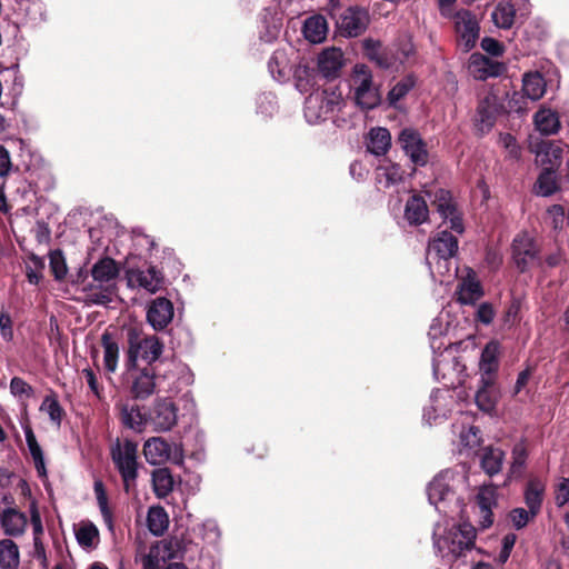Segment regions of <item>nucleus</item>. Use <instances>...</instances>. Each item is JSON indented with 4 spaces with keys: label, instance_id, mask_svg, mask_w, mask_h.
<instances>
[{
    "label": "nucleus",
    "instance_id": "1",
    "mask_svg": "<svg viewBox=\"0 0 569 569\" xmlns=\"http://www.w3.org/2000/svg\"><path fill=\"white\" fill-rule=\"evenodd\" d=\"M126 336L127 349L124 367L127 371L136 369L139 359L144 360L147 366H153L161 357L164 345L158 336H147L137 327H129L126 330Z\"/></svg>",
    "mask_w": 569,
    "mask_h": 569
},
{
    "label": "nucleus",
    "instance_id": "2",
    "mask_svg": "<svg viewBox=\"0 0 569 569\" xmlns=\"http://www.w3.org/2000/svg\"><path fill=\"white\" fill-rule=\"evenodd\" d=\"M111 459L121 476L124 492L134 491L138 478V443L124 439L121 445L117 440L116 445L111 447Z\"/></svg>",
    "mask_w": 569,
    "mask_h": 569
},
{
    "label": "nucleus",
    "instance_id": "3",
    "mask_svg": "<svg viewBox=\"0 0 569 569\" xmlns=\"http://www.w3.org/2000/svg\"><path fill=\"white\" fill-rule=\"evenodd\" d=\"M353 99L362 111L377 108L381 102L379 88L373 84L372 73L368 66L356 64L352 76Z\"/></svg>",
    "mask_w": 569,
    "mask_h": 569
},
{
    "label": "nucleus",
    "instance_id": "4",
    "mask_svg": "<svg viewBox=\"0 0 569 569\" xmlns=\"http://www.w3.org/2000/svg\"><path fill=\"white\" fill-rule=\"evenodd\" d=\"M513 262L519 272H527L529 269L541 266L540 247L528 233L517 234L511 244Z\"/></svg>",
    "mask_w": 569,
    "mask_h": 569
},
{
    "label": "nucleus",
    "instance_id": "5",
    "mask_svg": "<svg viewBox=\"0 0 569 569\" xmlns=\"http://www.w3.org/2000/svg\"><path fill=\"white\" fill-rule=\"evenodd\" d=\"M455 29L457 34V44L463 52H469L475 48L480 32L479 21L470 10H458L455 16Z\"/></svg>",
    "mask_w": 569,
    "mask_h": 569
},
{
    "label": "nucleus",
    "instance_id": "6",
    "mask_svg": "<svg viewBox=\"0 0 569 569\" xmlns=\"http://www.w3.org/2000/svg\"><path fill=\"white\" fill-rule=\"evenodd\" d=\"M398 143L415 166L425 167L428 163L427 143L416 129L403 128L398 136Z\"/></svg>",
    "mask_w": 569,
    "mask_h": 569
},
{
    "label": "nucleus",
    "instance_id": "7",
    "mask_svg": "<svg viewBox=\"0 0 569 569\" xmlns=\"http://www.w3.org/2000/svg\"><path fill=\"white\" fill-rule=\"evenodd\" d=\"M477 538L476 528L468 522L453 527L446 538L449 552L456 558L466 557L475 548Z\"/></svg>",
    "mask_w": 569,
    "mask_h": 569
},
{
    "label": "nucleus",
    "instance_id": "8",
    "mask_svg": "<svg viewBox=\"0 0 569 569\" xmlns=\"http://www.w3.org/2000/svg\"><path fill=\"white\" fill-rule=\"evenodd\" d=\"M432 204L443 220H449L451 230L460 234L463 233L462 213L449 190L438 189L433 194Z\"/></svg>",
    "mask_w": 569,
    "mask_h": 569
},
{
    "label": "nucleus",
    "instance_id": "9",
    "mask_svg": "<svg viewBox=\"0 0 569 569\" xmlns=\"http://www.w3.org/2000/svg\"><path fill=\"white\" fill-rule=\"evenodd\" d=\"M370 23L368 9L351 6L347 8L337 21V26L343 36L356 38L362 34Z\"/></svg>",
    "mask_w": 569,
    "mask_h": 569
},
{
    "label": "nucleus",
    "instance_id": "10",
    "mask_svg": "<svg viewBox=\"0 0 569 569\" xmlns=\"http://www.w3.org/2000/svg\"><path fill=\"white\" fill-rule=\"evenodd\" d=\"M459 241L450 231L442 230L429 239L426 262L429 270H432V258L451 259L458 252Z\"/></svg>",
    "mask_w": 569,
    "mask_h": 569
},
{
    "label": "nucleus",
    "instance_id": "11",
    "mask_svg": "<svg viewBox=\"0 0 569 569\" xmlns=\"http://www.w3.org/2000/svg\"><path fill=\"white\" fill-rule=\"evenodd\" d=\"M131 379L130 393L133 399L144 400L156 390V368L146 366L127 371Z\"/></svg>",
    "mask_w": 569,
    "mask_h": 569
},
{
    "label": "nucleus",
    "instance_id": "12",
    "mask_svg": "<svg viewBox=\"0 0 569 569\" xmlns=\"http://www.w3.org/2000/svg\"><path fill=\"white\" fill-rule=\"evenodd\" d=\"M428 499L440 512L447 513L446 503L455 499L456 493L449 483V472H441L429 483Z\"/></svg>",
    "mask_w": 569,
    "mask_h": 569
},
{
    "label": "nucleus",
    "instance_id": "13",
    "mask_svg": "<svg viewBox=\"0 0 569 569\" xmlns=\"http://www.w3.org/2000/svg\"><path fill=\"white\" fill-rule=\"evenodd\" d=\"M178 408L169 398L158 399L151 412V421L157 431H169L178 420Z\"/></svg>",
    "mask_w": 569,
    "mask_h": 569
},
{
    "label": "nucleus",
    "instance_id": "14",
    "mask_svg": "<svg viewBox=\"0 0 569 569\" xmlns=\"http://www.w3.org/2000/svg\"><path fill=\"white\" fill-rule=\"evenodd\" d=\"M173 318V305L164 298L158 297L148 306L147 321L154 330H162L171 322Z\"/></svg>",
    "mask_w": 569,
    "mask_h": 569
},
{
    "label": "nucleus",
    "instance_id": "15",
    "mask_svg": "<svg viewBox=\"0 0 569 569\" xmlns=\"http://www.w3.org/2000/svg\"><path fill=\"white\" fill-rule=\"evenodd\" d=\"M469 68L472 74L480 80L499 77L507 71L505 63L495 61L480 53H473L471 56Z\"/></svg>",
    "mask_w": 569,
    "mask_h": 569
},
{
    "label": "nucleus",
    "instance_id": "16",
    "mask_svg": "<svg viewBox=\"0 0 569 569\" xmlns=\"http://www.w3.org/2000/svg\"><path fill=\"white\" fill-rule=\"evenodd\" d=\"M90 274L99 287L112 284L120 274V264L111 257H102L92 266Z\"/></svg>",
    "mask_w": 569,
    "mask_h": 569
},
{
    "label": "nucleus",
    "instance_id": "17",
    "mask_svg": "<svg viewBox=\"0 0 569 569\" xmlns=\"http://www.w3.org/2000/svg\"><path fill=\"white\" fill-rule=\"evenodd\" d=\"M497 491L495 487H481L476 496L480 512V526L486 529L493 523L492 507L497 505Z\"/></svg>",
    "mask_w": 569,
    "mask_h": 569
},
{
    "label": "nucleus",
    "instance_id": "18",
    "mask_svg": "<svg viewBox=\"0 0 569 569\" xmlns=\"http://www.w3.org/2000/svg\"><path fill=\"white\" fill-rule=\"evenodd\" d=\"M130 280H136L141 288L150 293L161 290L166 283L163 273L154 266H149L146 270H131Z\"/></svg>",
    "mask_w": 569,
    "mask_h": 569
},
{
    "label": "nucleus",
    "instance_id": "19",
    "mask_svg": "<svg viewBox=\"0 0 569 569\" xmlns=\"http://www.w3.org/2000/svg\"><path fill=\"white\" fill-rule=\"evenodd\" d=\"M119 410V419L121 423L129 429L141 432L147 425V415L142 412V408L138 405L122 402L117 405Z\"/></svg>",
    "mask_w": 569,
    "mask_h": 569
},
{
    "label": "nucleus",
    "instance_id": "20",
    "mask_svg": "<svg viewBox=\"0 0 569 569\" xmlns=\"http://www.w3.org/2000/svg\"><path fill=\"white\" fill-rule=\"evenodd\" d=\"M497 106L490 97L481 99L477 106L475 126L481 133L489 132L496 123Z\"/></svg>",
    "mask_w": 569,
    "mask_h": 569
},
{
    "label": "nucleus",
    "instance_id": "21",
    "mask_svg": "<svg viewBox=\"0 0 569 569\" xmlns=\"http://www.w3.org/2000/svg\"><path fill=\"white\" fill-rule=\"evenodd\" d=\"M342 51L337 48L323 50L318 58L319 72L327 79H333L339 76L342 68Z\"/></svg>",
    "mask_w": 569,
    "mask_h": 569
},
{
    "label": "nucleus",
    "instance_id": "22",
    "mask_svg": "<svg viewBox=\"0 0 569 569\" xmlns=\"http://www.w3.org/2000/svg\"><path fill=\"white\" fill-rule=\"evenodd\" d=\"M27 522V516L16 508L9 507L0 513V525L7 536H21L26 530Z\"/></svg>",
    "mask_w": 569,
    "mask_h": 569
},
{
    "label": "nucleus",
    "instance_id": "23",
    "mask_svg": "<svg viewBox=\"0 0 569 569\" xmlns=\"http://www.w3.org/2000/svg\"><path fill=\"white\" fill-rule=\"evenodd\" d=\"M143 455L150 465H160L170 459L171 446L161 437H152L144 442Z\"/></svg>",
    "mask_w": 569,
    "mask_h": 569
},
{
    "label": "nucleus",
    "instance_id": "24",
    "mask_svg": "<svg viewBox=\"0 0 569 569\" xmlns=\"http://www.w3.org/2000/svg\"><path fill=\"white\" fill-rule=\"evenodd\" d=\"M480 386L476 393V403L478 408L487 413L496 409L498 396L495 390V379L492 377H481Z\"/></svg>",
    "mask_w": 569,
    "mask_h": 569
},
{
    "label": "nucleus",
    "instance_id": "25",
    "mask_svg": "<svg viewBox=\"0 0 569 569\" xmlns=\"http://www.w3.org/2000/svg\"><path fill=\"white\" fill-rule=\"evenodd\" d=\"M499 353L500 343L498 341L491 340L485 346L479 363L481 377H492L496 379L499 368Z\"/></svg>",
    "mask_w": 569,
    "mask_h": 569
},
{
    "label": "nucleus",
    "instance_id": "26",
    "mask_svg": "<svg viewBox=\"0 0 569 569\" xmlns=\"http://www.w3.org/2000/svg\"><path fill=\"white\" fill-rule=\"evenodd\" d=\"M367 150L375 156H385L391 147V134L387 128L370 129L366 141Z\"/></svg>",
    "mask_w": 569,
    "mask_h": 569
},
{
    "label": "nucleus",
    "instance_id": "27",
    "mask_svg": "<svg viewBox=\"0 0 569 569\" xmlns=\"http://www.w3.org/2000/svg\"><path fill=\"white\" fill-rule=\"evenodd\" d=\"M429 209L423 197L413 194L407 200L405 218L411 226H420L427 221Z\"/></svg>",
    "mask_w": 569,
    "mask_h": 569
},
{
    "label": "nucleus",
    "instance_id": "28",
    "mask_svg": "<svg viewBox=\"0 0 569 569\" xmlns=\"http://www.w3.org/2000/svg\"><path fill=\"white\" fill-rule=\"evenodd\" d=\"M362 48L365 56L379 68L389 69L392 66V59L388 51L382 48L381 41L371 38L365 39L362 41Z\"/></svg>",
    "mask_w": 569,
    "mask_h": 569
},
{
    "label": "nucleus",
    "instance_id": "29",
    "mask_svg": "<svg viewBox=\"0 0 569 569\" xmlns=\"http://www.w3.org/2000/svg\"><path fill=\"white\" fill-rule=\"evenodd\" d=\"M537 160L546 166L545 168L557 170L562 161V148L555 142L543 141L539 144Z\"/></svg>",
    "mask_w": 569,
    "mask_h": 569
},
{
    "label": "nucleus",
    "instance_id": "30",
    "mask_svg": "<svg viewBox=\"0 0 569 569\" xmlns=\"http://www.w3.org/2000/svg\"><path fill=\"white\" fill-rule=\"evenodd\" d=\"M457 301L461 305H475L483 295L481 283L475 277L468 276L458 287Z\"/></svg>",
    "mask_w": 569,
    "mask_h": 569
},
{
    "label": "nucleus",
    "instance_id": "31",
    "mask_svg": "<svg viewBox=\"0 0 569 569\" xmlns=\"http://www.w3.org/2000/svg\"><path fill=\"white\" fill-rule=\"evenodd\" d=\"M327 31V21L322 16L309 17L305 21L302 28L305 38L312 43H319L323 41L326 39Z\"/></svg>",
    "mask_w": 569,
    "mask_h": 569
},
{
    "label": "nucleus",
    "instance_id": "32",
    "mask_svg": "<svg viewBox=\"0 0 569 569\" xmlns=\"http://www.w3.org/2000/svg\"><path fill=\"white\" fill-rule=\"evenodd\" d=\"M535 123L537 129L545 136L555 134L560 129L559 116L551 109H539L535 113Z\"/></svg>",
    "mask_w": 569,
    "mask_h": 569
},
{
    "label": "nucleus",
    "instance_id": "33",
    "mask_svg": "<svg viewBox=\"0 0 569 569\" xmlns=\"http://www.w3.org/2000/svg\"><path fill=\"white\" fill-rule=\"evenodd\" d=\"M147 526L153 536H162L169 526V517L166 509L161 506L150 507L147 515Z\"/></svg>",
    "mask_w": 569,
    "mask_h": 569
},
{
    "label": "nucleus",
    "instance_id": "34",
    "mask_svg": "<svg viewBox=\"0 0 569 569\" xmlns=\"http://www.w3.org/2000/svg\"><path fill=\"white\" fill-rule=\"evenodd\" d=\"M101 345L103 347V363L108 372H114L119 360V345L113 340L108 331L101 336Z\"/></svg>",
    "mask_w": 569,
    "mask_h": 569
},
{
    "label": "nucleus",
    "instance_id": "35",
    "mask_svg": "<svg viewBox=\"0 0 569 569\" xmlns=\"http://www.w3.org/2000/svg\"><path fill=\"white\" fill-rule=\"evenodd\" d=\"M152 488L154 495L162 499L173 490V478L169 468H158L152 472Z\"/></svg>",
    "mask_w": 569,
    "mask_h": 569
},
{
    "label": "nucleus",
    "instance_id": "36",
    "mask_svg": "<svg viewBox=\"0 0 569 569\" xmlns=\"http://www.w3.org/2000/svg\"><path fill=\"white\" fill-rule=\"evenodd\" d=\"M20 562L18 545L11 539L0 540V568L17 569Z\"/></svg>",
    "mask_w": 569,
    "mask_h": 569
},
{
    "label": "nucleus",
    "instance_id": "37",
    "mask_svg": "<svg viewBox=\"0 0 569 569\" xmlns=\"http://www.w3.org/2000/svg\"><path fill=\"white\" fill-rule=\"evenodd\" d=\"M93 491L96 495V499L98 502L99 510L103 518V521L109 530H113V512L109 506V499L107 495L106 487L101 480H96L93 483Z\"/></svg>",
    "mask_w": 569,
    "mask_h": 569
},
{
    "label": "nucleus",
    "instance_id": "38",
    "mask_svg": "<svg viewBox=\"0 0 569 569\" xmlns=\"http://www.w3.org/2000/svg\"><path fill=\"white\" fill-rule=\"evenodd\" d=\"M522 90L529 99L538 100L546 92V81L539 72L526 73L522 81Z\"/></svg>",
    "mask_w": 569,
    "mask_h": 569
},
{
    "label": "nucleus",
    "instance_id": "39",
    "mask_svg": "<svg viewBox=\"0 0 569 569\" xmlns=\"http://www.w3.org/2000/svg\"><path fill=\"white\" fill-rule=\"evenodd\" d=\"M543 499V487L538 481H529L525 490V501L530 510L531 517L540 511Z\"/></svg>",
    "mask_w": 569,
    "mask_h": 569
},
{
    "label": "nucleus",
    "instance_id": "40",
    "mask_svg": "<svg viewBox=\"0 0 569 569\" xmlns=\"http://www.w3.org/2000/svg\"><path fill=\"white\" fill-rule=\"evenodd\" d=\"M537 194L548 197L555 193L558 189L556 170L551 168H543L540 172L535 184Z\"/></svg>",
    "mask_w": 569,
    "mask_h": 569
},
{
    "label": "nucleus",
    "instance_id": "41",
    "mask_svg": "<svg viewBox=\"0 0 569 569\" xmlns=\"http://www.w3.org/2000/svg\"><path fill=\"white\" fill-rule=\"evenodd\" d=\"M76 538L83 549H92L98 545L99 530L92 522H83L76 530Z\"/></svg>",
    "mask_w": 569,
    "mask_h": 569
},
{
    "label": "nucleus",
    "instance_id": "42",
    "mask_svg": "<svg viewBox=\"0 0 569 569\" xmlns=\"http://www.w3.org/2000/svg\"><path fill=\"white\" fill-rule=\"evenodd\" d=\"M503 458L501 449L490 448L482 456L481 467L489 476H493L501 470Z\"/></svg>",
    "mask_w": 569,
    "mask_h": 569
},
{
    "label": "nucleus",
    "instance_id": "43",
    "mask_svg": "<svg viewBox=\"0 0 569 569\" xmlns=\"http://www.w3.org/2000/svg\"><path fill=\"white\" fill-rule=\"evenodd\" d=\"M516 17V9L510 3H500L492 12V20L495 24L502 29L512 27Z\"/></svg>",
    "mask_w": 569,
    "mask_h": 569
},
{
    "label": "nucleus",
    "instance_id": "44",
    "mask_svg": "<svg viewBox=\"0 0 569 569\" xmlns=\"http://www.w3.org/2000/svg\"><path fill=\"white\" fill-rule=\"evenodd\" d=\"M49 260V267L53 278L57 281L64 280L68 273V267L62 250L56 249L50 251Z\"/></svg>",
    "mask_w": 569,
    "mask_h": 569
},
{
    "label": "nucleus",
    "instance_id": "45",
    "mask_svg": "<svg viewBox=\"0 0 569 569\" xmlns=\"http://www.w3.org/2000/svg\"><path fill=\"white\" fill-rule=\"evenodd\" d=\"M415 87V79L408 76L396 83L388 92V102L390 106L396 107L397 102L405 98L409 91Z\"/></svg>",
    "mask_w": 569,
    "mask_h": 569
},
{
    "label": "nucleus",
    "instance_id": "46",
    "mask_svg": "<svg viewBox=\"0 0 569 569\" xmlns=\"http://www.w3.org/2000/svg\"><path fill=\"white\" fill-rule=\"evenodd\" d=\"M40 410L46 411L52 422L58 426L61 423L64 411L54 392H51L43 399Z\"/></svg>",
    "mask_w": 569,
    "mask_h": 569
},
{
    "label": "nucleus",
    "instance_id": "47",
    "mask_svg": "<svg viewBox=\"0 0 569 569\" xmlns=\"http://www.w3.org/2000/svg\"><path fill=\"white\" fill-rule=\"evenodd\" d=\"M99 291H92L88 295V299L90 302L94 305L107 306L112 301V296L117 289L116 283L99 287Z\"/></svg>",
    "mask_w": 569,
    "mask_h": 569
},
{
    "label": "nucleus",
    "instance_id": "48",
    "mask_svg": "<svg viewBox=\"0 0 569 569\" xmlns=\"http://www.w3.org/2000/svg\"><path fill=\"white\" fill-rule=\"evenodd\" d=\"M403 169L398 163H391L390 166L386 167L382 173L386 179L383 188H389L400 183L403 180Z\"/></svg>",
    "mask_w": 569,
    "mask_h": 569
},
{
    "label": "nucleus",
    "instance_id": "49",
    "mask_svg": "<svg viewBox=\"0 0 569 569\" xmlns=\"http://www.w3.org/2000/svg\"><path fill=\"white\" fill-rule=\"evenodd\" d=\"M528 453L526 447L522 443H517L512 449V463L510 471L512 475L521 473L525 467Z\"/></svg>",
    "mask_w": 569,
    "mask_h": 569
},
{
    "label": "nucleus",
    "instance_id": "50",
    "mask_svg": "<svg viewBox=\"0 0 569 569\" xmlns=\"http://www.w3.org/2000/svg\"><path fill=\"white\" fill-rule=\"evenodd\" d=\"M10 391L16 397L30 398L33 395L32 387L20 377H13L11 379Z\"/></svg>",
    "mask_w": 569,
    "mask_h": 569
},
{
    "label": "nucleus",
    "instance_id": "51",
    "mask_svg": "<svg viewBox=\"0 0 569 569\" xmlns=\"http://www.w3.org/2000/svg\"><path fill=\"white\" fill-rule=\"evenodd\" d=\"M24 435H26V441H27V445H28V448H29V451H30V455H31L33 461L40 462V459L43 458V452H42L40 445L37 441V438L34 436V432L31 429V427L28 426L24 428Z\"/></svg>",
    "mask_w": 569,
    "mask_h": 569
},
{
    "label": "nucleus",
    "instance_id": "52",
    "mask_svg": "<svg viewBox=\"0 0 569 569\" xmlns=\"http://www.w3.org/2000/svg\"><path fill=\"white\" fill-rule=\"evenodd\" d=\"M519 312L520 301L516 298H512L511 301L507 305L506 310L503 312V323L508 325L509 327L513 326L519 320Z\"/></svg>",
    "mask_w": 569,
    "mask_h": 569
},
{
    "label": "nucleus",
    "instance_id": "53",
    "mask_svg": "<svg viewBox=\"0 0 569 569\" xmlns=\"http://www.w3.org/2000/svg\"><path fill=\"white\" fill-rule=\"evenodd\" d=\"M509 518L516 529H521L527 526L531 517L530 510H526L523 508H515L510 511Z\"/></svg>",
    "mask_w": 569,
    "mask_h": 569
},
{
    "label": "nucleus",
    "instance_id": "54",
    "mask_svg": "<svg viewBox=\"0 0 569 569\" xmlns=\"http://www.w3.org/2000/svg\"><path fill=\"white\" fill-rule=\"evenodd\" d=\"M496 316L495 308L490 302H482L479 305L476 312V320L483 325H490Z\"/></svg>",
    "mask_w": 569,
    "mask_h": 569
},
{
    "label": "nucleus",
    "instance_id": "55",
    "mask_svg": "<svg viewBox=\"0 0 569 569\" xmlns=\"http://www.w3.org/2000/svg\"><path fill=\"white\" fill-rule=\"evenodd\" d=\"M0 333L4 341L9 342L13 339L12 319L3 308L0 311Z\"/></svg>",
    "mask_w": 569,
    "mask_h": 569
},
{
    "label": "nucleus",
    "instance_id": "56",
    "mask_svg": "<svg viewBox=\"0 0 569 569\" xmlns=\"http://www.w3.org/2000/svg\"><path fill=\"white\" fill-rule=\"evenodd\" d=\"M516 541H517V536H516V533H512V532L507 533L502 538V547L498 555V561L500 563H505L509 559Z\"/></svg>",
    "mask_w": 569,
    "mask_h": 569
},
{
    "label": "nucleus",
    "instance_id": "57",
    "mask_svg": "<svg viewBox=\"0 0 569 569\" xmlns=\"http://www.w3.org/2000/svg\"><path fill=\"white\" fill-rule=\"evenodd\" d=\"M480 46L483 51L493 57H500L503 53V44L491 37H485Z\"/></svg>",
    "mask_w": 569,
    "mask_h": 569
},
{
    "label": "nucleus",
    "instance_id": "58",
    "mask_svg": "<svg viewBox=\"0 0 569 569\" xmlns=\"http://www.w3.org/2000/svg\"><path fill=\"white\" fill-rule=\"evenodd\" d=\"M81 373L90 390L97 396V398L101 399L103 388L99 385L96 372L91 368H84Z\"/></svg>",
    "mask_w": 569,
    "mask_h": 569
},
{
    "label": "nucleus",
    "instance_id": "59",
    "mask_svg": "<svg viewBox=\"0 0 569 569\" xmlns=\"http://www.w3.org/2000/svg\"><path fill=\"white\" fill-rule=\"evenodd\" d=\"M555 500L559 507L565 506L569 501V478L562 479L557 486Z\"/></svg>",
    "mask_w": 569,
    "mask_h": 569
},
{
    "label": "nucleus",
    "instance_id": "60",
    "mask_svg": "<svg viewBox=\"0 0 569 569\" xmlns=\"http://www.w3.org/2000/svg\"><path fill=\"white\" fill-rule=\"evenodd\" d=\"M532 373H533L532 367H527L525 370H522L518 373L516 385L513 388L515 396L520 393L523 390V388L528 385Z\"/></svg>",
    "mask_w": 569,
    "mask_h": 569
},
{
    "label": "nucleus",
    "instance_id": "61",
    "mask_svg": "<svg viewBox=\"0 0 569 569\" xmlns=\"http://www.w3.org/2000/svg\"><path fill=\"white\" fill-rule=\"evenodd\" d=\"M450 271V259H440L439 257L432 258V270H430L431 274L435 276L438 273L443 277Z\"/></svg>",
    "mask_w": 569,
    "mask_h": 569
},
{
    "label": "nucleus",
    "instance_id": "62",
    "mask_svg": "<svg viewBox=\"0 0 569 569\" xmlns=\"http://www.w3.org/2000/svg\"><path fill=\"white\" fill-rule=\"evenodd\" d=\"M11 168L9 151L0 144V177L8 176Z\"/></svg>",
    "mask_w": 569,
    "mask_h": 569
},
{
    "label": "nucleus",
    "instance_id": "63",
    "mask_svg": "<svg viewBox=\"0 0 569 569\" xmlns=\"http://www.w3.org/2000/svg\"><path fill=\"white\" fill-rule=\"evenodd\" d=\"M30 512H31V523L33 526V532H34V536L37 537V535L42 533L43 529H42L40 513L38 511V508H37V505L34 501L31 503Z\"/></svg>",
    "mask_w": 569,
    "mask_h": 569
},
{
    "label": "nucleus",
    "instance_id": "64",
    "mask_svg": "<svg viewBox=\"0 0 569 569\" xmlns=\"http://www.w3.org/2000/svg\"><path fill=\"white\" fill-rule=\"evenodd\" d=\"M142 566L143 569H159V559L157 556L149 553L143 557Z\"/></svg>",
    "mask_w": 569,
    "mask_h": 569
}]
</instances>
